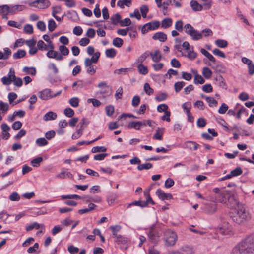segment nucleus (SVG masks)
I'll return each instance as SVG.
<instances>
[{"label":"nucleus","mask_w":254,"mask_h":254,"mask_svg":"<svg viewBox=\"0 0 254 254\" xmlns=\"http://www.w3.org/2000/svg\"><path fill=\"white\" fill-rule=\"evenodd\" d=\"M232 208H235L236 213L231 216L233 221L239 225H244L252 219L251 214L246 210L244 205L238 202V204Z\"/></svg>","instance_id":"1"},{"label":"nucleus","mask_w":254,"mask_h":254,"mask_svg":"<svg viewBox=\"0 0 254 254\" xmlns=\"http://www.w3.org/2000/svg\"><path fill=\"white\" fill-rule=\"evenodd\" d=\"M217 198L219 202L226 204L228 202L230 207H234L238 204L237 194L233 191L222 189V190Z\"/></svg>","instance_id":"2"},{"label":"nucleus","mask_w":254,"mask_h":254,"mask_svg":"<svg viewBox=\"0 0 254 254\" xmlns=\"http://www.w3.org/2000/svg\"><path fill=\"white\" fill-rule=\"evenodd\" d=\"M237 245L247 254H251L254 251V236H248Z\"/></svg>","instance_id":"3"},{"label":"nucleus","mask_w":254,"mask_h":254,"mask_svg":"<svg viewBox=\"0 0 254 254\" xmlns=\"http://www.w3.org/2000/svg\"><path fill=\"white\" fill-rule=\"evenodd\" d=\"M97 87L99 88L100 90L97 91L96 93V96L98 97H102L105 99L106 97L110 96L112 94V90L107 83L105 82L102 81L100 82Z\"/></svg>","instance_id":"4"},{"label":"nucleus","mask_w":254,"mask_h":254,"mask_svg":"<svg viewBox=\"0 0 254 254\" xmlns=\"http://www.w3.org/2000/svg\"><path fill=\"white\" fill-rule=\"evenodd\" d=\"M177 238V235L174 231L167 230L164 232V240L165 242V246L167 247L173 246L176 244Z\"/></svg>","instance_id":"5"},{"label":"nucleus","mask_w":254,"mask_h":254,"mask_svg":"<svg viewBox=\"0 0 254 254\" xmlns=\"http://www.w3.org/2000/svg\"><path fill=\"white\" fill-rule=\"evenodd\" d=\"M185 32L189 34L194 40H199L202 38V33L194 29L190 24H187L184 26Z\"/></svg>","instance_id":"6"},{"label":"nucleus","mask_w":254,"mask_h":254,"mask_svg":"<svg viewBox=\"0 0 254 254\" xmlns=\"http://www.w3.org/2000/svg\"><path fill=\"white\" fill-rule=\"evenodd\" d=\"M50 5V2L48 0H36L29 3L30 6L40 9L46 8L48 7Z\"/></svg>","instance_id":"7"},{"label":"nucleus","mask_w":254,"mask_h":254,"mask_svg":"<svg viewBox=\"0 0 254 254\" xmlns=\"http://www.w3.org/2000/svg\"><path fill=\"white\" fill-rule=\"evenodd\" d=\"M15 71L13 69L10 68L7 76H4L1 78V81L4 85H9L13 81L15 78Z\"/></svg>","instance_id":"8"},{"label":"nucleus","mask_w":254,"mask_h":254,"mask_svg":"<svg viewBox=\"0 0 254 254\" xmlns=\"http://www.w3.org/2000/svg\"><path fill=\"white\" fill-rule=\"evenodd\" d=\"M100 56V53L99 52H96L94 53V55L92 56L91 59L86 58L84 61V64L86 67L92 66L93 63L96 64L97 63L98 59Z\"/></svg>","instance_id":"9"},{"label":"nucleus","mask_w":254,"mask_h":254,"mask_svg":"<svg viewBox=\"0 0 254 254\" xmlns=\"http://www.w3.org/2000/svg\"><path fill=\"white\" fill-rule=\"evenodd\" d=\"M38 96L40 99L43 100H47L52 98L51 91L49 89H45L38 93Z\"/></svg>","instance_id":"10"},{"label":"nucleus","mask_w":254,"mask_h":254,"mask_svg":"<svg viewBox=\"0 0 254 254\" xmlns=\"http://www.w3.org/2000/svg\"><path fill=\"white\" fill-rule=\"evenodd\" d=\"M156 194L161 200H169L173 198V196L171 193H165L159 189L157 190Z\"/></svg>","instance_id":"11"},{"label":"nucleus","mask_w":254,"mask_h":254,"mask_svg":"<svg viewBox=\"0 0 254 254\" xmlns=\"http://www.w3.org/2000/svg\"><path fill=\"white\" fill-rule=\"evenodd\" d=\"M167 35L163 32H156L152 36L153 40H158L161 42H165L167 40Z\"/></svg>","instance_id":"12"},{"label":"nucleus","mask_w":254,"mask_h":254,"mask_svg":"<svg viewBox=\"0 0 254 254\" xmlns=\"http://www.w3.org/2000/svg\"><path fill=\"white\" fill-rule=\"evenodd\" d=\"M46 55L49 58H54L58 61H61L63 59V57L62 55H59L57 51L54 50H49Z\"/></svg>","instance_id":"13"},{"label":"nucleus","mask_w":254,"mask_h":254,"mask_svg":"<svg viewBox=\"0 0 254 254\" xmlns=\"http://www.w3.org/2000/svg\"><path fill=\"white\" fill-rule=\"evenodd\" d=\"M184 147L185 148H187V149H189L191 150L192 149H193L194 150H197V149L198 148V147L199 146V145L198 143H197L196 142H195L194 141H186L184 143Z\"/></svg>","instance_id":"14"},{"label":"nucleus","mask_w":254,"mask_h":254,"mask_svg":"<svg viewBox=\"0 0 254 254\" xmlns=\"http://www.w3.org/2000/svg\"><path fill=\"white\" fill-rule=\"evenodd\" d=\"M149 55L151 56L152 60L155 63L159 62L162 58V55L159 50H156L153 52H149Z\"/></svg>","instance_id":"15"},{"label":"nucleus","mask_w":254,"mask_h":254,"mask_svg":"<svg viewBox=\"0 0 254 254\" xmlns=\"http://www.w3.org/2000/svg\"><path fill=\"white\" fill-rule=\"evenodd\" d=\"M217 206L216 203H212L207 205L205 208V211L207 214H213L217 211Z\"/></svg>","instance_id":"16"},{"label":"nucleus","mask_w":254,"mask_h":254,"mask_svg":"<svg viewBox=\"0 0 254 254\" xmlns=\"http://www.w3.org/2000/svg\"><path fill=\"white\" fill-rule=\"evenodd\" d=\"M128 128H134L136 130H139L142 127L141 121H132L128 123L127 125Z\"/></svg>","instance_id":"17"},{"label":"nucleus","mask_w":254,"mask_h":254,"mask_svg":"<svg viewBox=\"0 0 254 254\" xmlns=\"http://www.w3.org/2000/svg\"><path fill=\"white\" fill-rule=\"evenodd\" d=\"M149 238L152 240L154 243H156L159 239V236L158 233L153 231V228L151 227L150 229L149 234H148Z\"/></svg>","instance_id":"18"},{"label":"nucleus","mask_w":254,"mask_h":254,"mask_svg":"<svg viewBox=\"0 0 254 254\" xmlns=\"http://www.w3.org/2000/svg\"><path fill=\"white\" fill-rule=\"evenodd\" d=\"M215 80L218 82L217 84L220 87L225 89H227V86L225 82V80L221 75L216 76Z\"/></svg>","instance_id":"19"},{"label":"nucleus","mask_w":254,"mask_h":254,"mask_svg":"<svg viewBox=\"0 0 254 254\" xmlns=\"http://www.w3.org/2000/svg\"><path fill=\"white\" fill-rule=\"evenodd\" d=\"M109 228L112 230L113 237L120 238V235L117 233L121 229V226L120 225L111 226Z\"/></svg>","instance_id":"20"},{"label":"nucleus","mask_w":254,"mask_h":254,"mask_svg":"<svg viewBox=\"0 0 254 254\" xmlns=\"http://www.w3.org/2000/svg\"><path fill=\"white\" fill-rule=\"evenodd\" d=\"M57 117L56 113L52 111L47 112L43 117V120L44 121H49L52 120H55Z\"/></svg>","instance_id":"21"},{"label":"nucleus","mask_w":254,"mask_h":254,"mask_svg":"<svg viewBox=\"0 0 254 254\" xmlns=\"http://www.w3.org/2000/svg\"><path fill=\"white\" fill-rule=\"evenodd\" d=\"M190 4L194 11H199L202 9V5L199 4L198 2L195 0H191L190 1Z\"/></svg>","instance_id":"22"},{"label":"nucleus","mask_w":254,"mask_h":254,"mask_svg":"<svg viewBox=\"0 0 254 254\" xmlns=\"http://www.w3.org/2000/svg\"><path fill=\"white\" fill-rule=\"evenodd\" d=\"M172 20L170 18L164 19L161 22V27L164 29H167L170 27L172 24Z\"/></svg>","instance_id":"23"},{"label":"nucleus","mask_w":254,"mask_h":254,"mask_svg":"<svg viewBox=\"0 0 254 254\" xmlns=\"http://www.w3.org/2000/svg\"><path fill=\"white\" fill-rule=\"evenodd\" d=\"M200 3H202V7H204V9H209L212 5L211 0H198Z\"/></svg>","instance_id":"24"},{"label":"nucleus","mask_w":254,"mask_h":254,"mask_svg":"<svg viewBox=\"0 0 254 254\" xmlns=\"http://www.w3.org/2000/svg\"><path fill=\"white\" fill-rule=\"evenodd\" d=\"M138 206L141 207H145L147 206V202H145L144 201L139 200V201H135L132 203H129L128 204V207H129L131 206Z\"/></svg>","instance_id":"25"},{"label":"nucleus","mask_w":254,"mask_h":254,"mask_svg":"<svg viewBox=\"0 0 254 254\" xmlns=\"http://www.w3.org/2000/svg\"><path fill=\"white\" fill-rule=\"evenodd\" d=\"M131 4V0H119L117 2V5L122 8H124L125 5L129 7Z\"/></svg>","instance_id":"26"},{"label":"nucleus","mask_w":254,"mask_h":254,"mask_svg":"<svg viewBox=\"0 0 254 254\" xmlns=\"http://www.w3.org/2000/svg\"><path fill=\"white\" fill-rule=\"evenodd\" d=\"M26 52L24 50H18L16 53L13 54V57L14 59H20L25 57Z\"/></svg>","instance_id":"27"},{"label":"nucleus","mask_w":254,"mask_h":254,"mask_svg":"<svg viewBox=\"0 0 254 254\" xmlns=\"http://www.w3.org/2000/svg\"><path fill=\"white\" fill-rule=\"evenodd\" d=\"M164 129L163 128H158L153 136V138L159 140H162Z\"/></svg>","instance_id":"28"},{"label":"nucleus","mask_w":254,"mask_h":254,"mask_svg":"<svg viewBox=\"0 0 254 254\" xmlns=\"http://www.w3.org/2000/svg\"><path fill=\"white\" fill-rule=\"evenodd\" d=\"M42 161V157H38L32 160L31 161V164L34 167H38L40 165V164Z\"/></svg>","instance_id":"29"},{"label":"nucleus","mask_w":254,"mask_h":254,"mask_svg":"<svg viewBox=\"0 0 254 254\" xmlns=\"http://www.w3.org/2000/svg\"><path fill=\"white\" fill-rule=\"evenodd\" d=\"M59 51L61 52V54L63 56H67L69 54V49L64 45H60L59 47Z\"/></svg>","instance_id":"30"},{"label":"nucleus","mask_w":254,"mask_h":254,"mask_svg":"<svg viewBox=\"0 0 254 254\" xmlns=\"http://www.w3.org/2000/svg\"><path fill=\"white\" fill-rule=\"evenodd\" d=\"M182 254H194L193 249L189 246H184L182 248Z\"/></svg>","instance_id":"31"},{"label":"nucleus","mask_w":254,"mask_h":254,"mask_svg":"<svg viewBox=\"0 0 254 254\" xmlns=\"http://www.w3.org/2000/svg\"><path fill=\"white\" fill-rule=\"evenodd\" d=\"M202 74L205 78L209 79L211 77L212 72L209 68L205 67L203 68Z\"/></svg>","instance_id":"32"},{"label":"nucleus","mask_w":254,"mask_h":254,"mask_svg":"<svg viewBox=\"0 0 254 254\" xmlns=\"http://www.w3.org/2000/svg\"><path fill=\"white\" fill-rule=\"evenodd\" d=\"M121 17L120 15L118 13H116L112 16L111 18V20L113 24L116 25L118 23H120V22L121 21Z\"/></svg>","instance_id":"33"},{"label":"nucleus","mask_w":254,"mask_h":254,"mask_svg":"<svg viewBox=\"0 0 254 254\" xmlns=\"http://www.w3.org/2000/svg\"><path fill=\"white\" fill-rule=\"evenodd\" d=\"M106 56L108 58H114L116 55V51L114 48H110L106 50Z\"/></svg>","instance_id":"34"},{"label":"nucleus","mask_w":254,"mask_h":254,"mask_svg":"<svg viewBox=\"0 0 254 254\" xmlns=\"http://www.w3.org/2000/svg\"><path fill=\"white\" fill-rule=\"evenodd\" d=\"M185 85L184 81H178L174 84V89L176 92H178L181 90L183 87Z\"/></svg>","instance_id":"35"},{"label":"nucleus","mask_w":254,"mask_h":254,"mask_svg":"<svg viewBox=\"0 0 254 254\" xmlns=\"http://www.w3.org/2000/svg\"><path fill=\"white\" fill-rule=\"evenodd\" d=\"M123 40L120 38L116 37L113 40V45L116 47L120 48L123 45Z\"/></svg>","instance_id":"36"},{"label":"nucleus","mask_w":254,"mask_h":254,"mask_svg":"<svg viewBox=\"0 0 254 254\" xmlns=\"http://www.w3.org/2000/svg\"><path fill=\"white\" fill-rule=\"evenodd\" d=\"M40 227L44 228V225L43 224H39L37 222H34L32 224L30 225L29 226H27L26 229L27 231H29L34 228H35L36 229H38Z\"/></svg>","instance_id":"37"},{"label":"nucleus","mask_w":254,"mask_h":254,"mask_svg":"<svg viewBox=\"0 0 254 254\" xmlns=\"http://www.w3.org/2000/svg\"><path fill=\"white\" fill-rule=\"evenodd\" d=\"M137 68L139 72L142 75H146L148 73V69L147 66H145L142 64H139L137 66Z\"/></svg>","instance_id":"38"},{"label":"nucleus","mask_w":254,"mask_h":254,"mask_svg":"<svg viewBox=\"0 0 254 254\" xmlns=\"http://www.w3.org/2000/svg\"><path fill=\"white\" fill-rule=\"evenodd\" d=\"M230 254H247L239 246L236 245L232 250Z\"/></svg>","instance_id":"39"},{"label":"nucleus","mask_w":254,"mask_h":254,"mask_svg":"<svg viewBox=\"0 0 254 254\" xmlns=\"http://www.w3.org/2000/svg\"><path fill=\"white\" fill-rule=\"evenodd\" d=\"M216 45L220 48H225L227 46V42L225 40L218 39L215 41Z\"/></svg>","instance_id":"40"},{"label":"nucleus","mask_w":254,"mask_h":254,"mask_svg":"<svg viewBox=\"0 0 254 254\" xmlns=\"http://www.w3.org/2000/svg\"><path fill=\"white\" fill-rule=\"evenodd\" d=\"M23 71L26 74H29L32 75H34L36 74V69L34 67H25L23 69Z\"/></svg>","instance_id":"41"},{"label":"nucleus","mask_w":254,"mask_h":254,"mask_svg":"<svg viewBox=\"0 0 254 254\" xmlns=\"http://www.w3.org/2000/svg\"><path fill=\"white\" fill-rule=\"evenodd\" d=\"M152 167V164L148 163L146 164H140L137 166V169L139 170H148Z\"/></svg>","instance_id":"42"},{"label":"nucleus","mask_w":254,"mask_h":254,"mask_svg":"<svg viewBox=\"0 0 254 254\" xmlns=\"http://www.w3.org/2000/svg\"><path fill=\"white\" fill-rule=\"evenodd\" d=\"M107 148L104 146H95L93 147L91 149V152L93 153H95L100 152H105Z\"/></svg>","instance_id":"43"},{"label":"nucleus","mask_w":254,"mask_h":254,"mask_svg":"<svg viewBox=\"0 0 254 254\" xmlns=\"http://www.w3.org/2000/svg\"><path fill=\"white\" fill-rule=\"evenodd\" d=\"M24 6L22 5H13L10 7V13H15L17 11H22Z\"/></svg>","instance_id":"44"},{"label":"nucleus","mask_w":254,"mask_h":254,"mask_svg":"<svg viewBox=\"0 0 254 254\" xmlns=\"http://www.w3.org/2000/svg\"><path fill=\"white\" fill-rule=\"evenodd\" d=\"M36 143L38 146H45L48 142L45 138H39L36 140Z\"/></svg>","instance_id":"45"},{"label":"nucleus","mask_w":254,"mask_h":254,"mask_svg":"<svg viewBox=\"0 0 254 254\" xmlns=\"http://www.w3.org/2000/svg\"><path fill=\"white\" fill-rule=\"evenodd\" d=\"M48 28L50 32L53 31L56 28V24L55 21L51 19L48 21Z\"/></svg>","instance_id":"46"},{"label":"nucleus","mask_w":254,"mask_h":254,"mask_svg":"<svg viewBox=\"0 0 254 254\" xmlns=\"http://www.w3.org/2000/svg\"><path fill=\"white\" fill-rule=\"evenodd\" d=\"M144 90L146 94L148 95H152L153 93V89L150 87L149 84L147 83L144 85Z\"/></svg>","instance_id":"47"},{"label":"nucleus","mask_w":254,"mask_h":254,"mask_svg":"<svg viewBox=\"0 0 254 254\" xmlns=\"http://www.w3.org/2000/svg\"><path fill=\"white\" fill-rule=\"evenodd\" d=\"M205 99L209 103V106L212 107L217 106V102L214 98L211 97H205Z\"/></svg>","instance_id":"48"},{"label":"nucleus","mask_w":254,"mask_h":254,"mask_svg":"<svg viewBox=\"0 0 254 254\" xmlns=\"http://www.w3.org/2000/svg\"><path fill=\"white\" fill-rule=\"evenodd\" d=\"M205 82V80L200 75H195L194 79V83L195 84H203Z\"/></svg>","instance_id":"49"},{"label":"nucleus","mask_w":254,"mask_h":254,"mask_svg":"<svg viewBox=\"0 0 254 254\" xmlns=\"http://www.w3.org/2000/svg\"><path fill=\"white\" fill-rule=\"evenodd\" d=\"M79 100L77 97H73L69 100V102L71 106L77 107L79 105Z\"/></svg>","instance_id":"50"},{"label":"nucleus","mask_w":254,"mask_h":254,"mask_svg":"<svg viewBox=\"0 0 254 254\" xmlns=\"http://www.w3.org/2000/svg\"><path fill=\"white\" fill-rule=\"evenodd\" d=\"M213 69L218 72L223 73L225 71V67L221 64H216L215 65L212 66Z\"/></svg>","instance_id":"51"},{"label":"nucleus","mask_w":254,"mask_h":254,"mask_svg":"<svg viewBox=\"0 0 254 254\" xmlns=\"http://www.w3.org/2000/svg\"><path fill=\"white\" fill-rule=\"evenodd\" d=\"M149 30H152L151 29V26L149 22L144 24L141 28V32L142 34H145Z\"/></svg>","instance_id":"52"},{"label":"nucleus","mask_w":254,"mask_h":254,"mask_svg":"<svg viewBox=\"0 0 254 254\" xmlns=\"http://www.w3.org/2000/svg\"><path fill=\"white\" fill-rule=\"evenodd\" d=\"M182 108L187 114H189V113H190L191 104L190 103L186 102L184 103L182 105Z\"/></svg>","instance_id":"53"},{"label":"nucleus","mask_w":254,"mask_h":254,"mask_svg":"<svg viewBox=\"0 0 254 254\" xmlns=\"http://www.w3.org/2000/svg\"><path fill=\"white\" fill-rule=\"evenodd\" d=\"M38 48L40 50H47V45L42 40H39L37 42Z\"/></svg>","instance_id":"54"},{"label":"nucleus","mask_w":254,"mask_h":254,"mask_svg":"<svg viewBox=\"0 0 254 254\" xmlns=\"http://www.w3.org/2000/svg\"><path fill=\"white\" fill-rule=\"evenodd\" d=\"M148 56L149 53L147 52H145L138 57V58L137 60V62L140 63V64H142V63L144 61V60Z\"/></svg>","instance_id":"55"},{"label":"nucleus","mask_w":254,"mask_h":254,"mask_svg":"<svg viewBox=\"0 0 254 254\" xmlns=\"http://www.w3.org/2000/svg\"><path fill=\"white\" fill-rule=\"evenodd\" d=\"M9 109V105L6 103L0 101V110L2 112H6Z\"/></svg>","instance_id":"56"},{"label":"nucleus","mask_w":254,"mask_h":254,"mask_svg":"<svg viewBox=\"0 0 254 254\" xmlns=\"http://www.w3.org/2000/svg\"><path fill=\"white\" fill-rule=\"evenodd\" d=\"M144 194L146 198V201H145V202H147V205L149 203H151L153 205L155 204L154 201L152 200V199L150 197L148 191H144Z\"/></svg>","instance_id":"57"},{"label":"nucleus","mask_w":254,"mask_h":254,"mask_svg":"<svg viewBox=\"0 0 254 254\" xmlns=\"http://www.w3.org/2000/svg\"><path fill=\"white\" fill-rule=\"evenodd\" d=\"M140 12L143 18H146L147 13L148 12V7L147 5H144L140 7Z\"/></svg>","instance_id":"58"},{"label":"nucleus","mask_w":254,"mask_h":254,"mask_svg":"<svg viewBox=\"0 0 254 254\" xmlns=\"http://www.w3.org/2000/svg\"><path fill=\"white\" fill-rule=\"evenodd\" d=\"M197 126L200 127H204L206 125V121L203 118H199L197 121Z\"/></svg>","instance_id":"59"},{"label":"nucleus","mask_w":254,"mask_h":254,"mask_svg":"<svg viewBox=\"0 0 254 254\" xmlns=\"http://www.w3.org/2000/svg\"><path fill=\"white\" fill-rule=\"evenodd\" d=\"M24 31L27 34H32L33 32V26L30 24H26L23 28Z\"/></svg>","instance_id":"60"},{"label":"nucleus","mask_w":254,"mask_h":254,"mask_svg":"<svg viewBox=\"0 0 254 254\" xmlns=\"http://www.w3.org/2000/svg\"><path fill=\"white\" fill-rule=\"evenodd\" d=\"M64 113L66 116L70 118L74 115V112L71 108H67L64 109Z\"/></svg>","instance_id":"61"},{"label":"nucleus","mask_w":254,"mask_h":254,"mask_svg":"<svg viewBox=\"0 0 254 254\" xmlns=\"http://www.w3.org/2000/svg\"><path fill=\"white\" fill-rule=\"evenodd\" d=\"M183 22L182 20H178L175 23V29L178 31H182L183 30Z\"/></svg>","instance_id":"62"},{"label":"nucleus","mask_w":254,"mask_h":254,"mask_svg":"<svg viewBox=\"0 0 254 254\" xmlns=\"http://www.w3.org/2000/svg\"><path fill=\"white\" fill-rule=\"evenodd\" d=\"M13 82L14 85L17 87L21 86L23 84L22 79L19 77H16L15 76V78L13 79Z\"/></svg>","instance_id":"63"},{"label":"nucleus","mask_w":254,"mask_h":254,"mask_svg":"<svg viewBox=\"0 0 254 254\" xmlns=\"http://www.w3.org/2000/svg\"><path fill=\"white\" fill-rule=\"evenodd\" d=\"M167 95L165 93H162L158 94L156 97L155 99L159 102L163 101L165 100L167 98Z\"/></svg>","instance_id":"64"}]
</instances>
